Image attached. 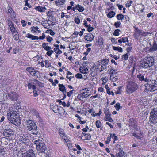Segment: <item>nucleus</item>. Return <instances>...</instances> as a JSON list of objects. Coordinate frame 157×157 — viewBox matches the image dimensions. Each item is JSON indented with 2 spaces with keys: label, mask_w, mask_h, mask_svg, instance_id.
Listing matches in <instances>:
<instances>
[{
  "label": "nucleus",
  "mask_w": 157,
  "mask_h": 157,
  "mask_svg": "<svg viewBox=\"0 0 157 157\" xmlns=\"http://www.w3.org/2000/svg\"><path fill=\"white\" fill-rule=\"evenodd\" d=\"M154 64V59L151 56L145 57L143 61L141 63V67L144 68L152 70L153 66Z\"/></svg>",
  "instance_id": "1"
},
{
  "label": "nucleus",
  "mask_w": 157,
  "mask_h": 157,
  "mask_svg": "<svg viewBox=\"0 0 157 157\" xmlns=\"http://www.w3.org/2000/svg\"><path fill=\"white\" fill-rule=\"evenodd\" d=\"M27 129L30 133L34 135H36L39 132L35 122L32 120H28L25 122Z\"/></svg>",
  "instance_id": "2"
},
{
  "label": "nucleus",
  "mask_w": 157,
  "mask_h": 157,
  "mask_svg": "<svg viewBox=\"0 0 157 157\" xmlns=\"http://www.w3.org/2000/svg\"><path fill=\"white\" fill-rule=\"evenodd\" d=\"M98 62V66H96L95 69L96 70V71L101 72L105 69L106 68V67L109 63V59L106 58Z\"/></svg>",
  "instance_id": "3"
},
{
  "label": "nucleus",
  "mask_w": 157,
  "mask_h": 157,
  "mask_svg": "<svg viewBox=\"0 0 157 157\" xmlns=\"http://www.w3.org/2000/svg\"><path fill=\"white\" fill-rule=\"evenodd\" d=\"M34 144L36 146V149L40 152H44L46 149V147L44 143L42 140L38 139L34 141Z\"/></svg>",
  "instance_id": "4"
},
{
  "label": "nucleus",
  "mask_w": 157,
  "mask_h": 157,
  "mask_svg": "<svg viewBox=\"0 0 157 157\" xmlns=\"http://www.w3.org/2000/svg\"><path fill=\"white\" fill-rule=\"evenodd\" d=\"M144 91H154L157 90V85L152 83L150 80L144 85Z\"/></svg>",
  "instance_id": "5"
},
{
  "label": "nucleus",
  "mask_w": 157,
  "mask_h": 157,
  "mask_svg": "<svg viewBox=\"0 0 157 157\" xmlns=\"http://www.w3.org/2000/svg\"><path fill=\"white\" fill-rule=\"evenodd\" d=\"M137 84L132 82H129L127 86L126 91L127 93L130 94L135 91L137 89Z\"/></svg>",
  "instance_id": "6"
},
{
  "label": "nucleus",
  "mask_w": 157,
  "mask_h": 157,
  "mask_svg": "<svg viewBox=\"0 0 157 157\" xmlns=\"http://www.w3.org/2000/svg\"><path fill=\"white\" fill-rule=\"evenodd\" d=\"M104 113L105 114V116L104 118V120L105 121H108L110 122H113V120L110 117L111 114L108 109L107 107H105L104 109Z\"/></svg>",
  "instance_id": "7"
},
{
  "label": "nucleus",
  "mask_w": 157,
  "mask_h": 157,
  "mask_svg": "<svg viewBox=\"0 0 157 157\" xmlns=\"http://www.w3.org/2000/svg\"><path fill=\"white\" fill-rule=\"evenodd\" d=\"M40 83V82L38 80L34 79L33 81H29L27 86L29 89H31L33 90H35L36 89L35 85L37 84L39 85Z\"/></svg>",
  "instance_id": "8"
},
{
  "label": "nucleus",
  "mask_w": 157,
  "mask_h": 157,
  "mask_svg": "<svg viewBox=\"0 0 157 157\" xmlns=\"http://www.w3.org/2000/svg\"><path fill=\"white\" fill-rule=\"evenodd\" d=\"M26 70L31 75L34 76L38 77L39 72L38 71H35L33 67H27Z\"/></svg>",
  "instance_id": "9"
},
{
  "label": "nucleus",
  "mask_w": 157,
  "mask_h": 157,
  "mask_svg": "<svg viewBox=\"0 0 157 157\" xmlns=\"http://www.w3.org/2000/svg\"><path fill=\"white\" fill-rule=\"evenodd\" d=\"M17 113L15 111H10L7 113V116L9 120H10L12 119L17 116Z\"/></svg>",
  "instance_id": "10"
},
{
  "label": "nucleus",
  "mask_w": 157,
  "mask_h": 157,
  "mask_svg": "<svg viewBox=\"0 0 157 157\" xmlns=\"http://www.w3.org/2000/svg\"><path fill=\"white\" fill-rule=\"evenodd\" d=\"M3 134L4 136L6 137H11L12 136H13L14 134V132L13 129L10 128L5 129L4 130Z\"/></svg>",
  "instance_id": "11"
},
{
  "label": "nucleus",
  "mask_w": 157,
  "mask_h": 157,
  "mask_svg": "<svg viewBox=\"0 0 157 157\" xmlns=\"http://www.w3.org/2000/svg\"><path fill=\"white\" fill-rule=\"evenodd\" d=\"M94 39V36L91 33H87L84 36L85 40L87 41L86 43L91 42Z\"/></svg>",
  "instance_id": "12"
},
{
  "label": "nucleus",
  "mask_w": 157,
  "mask_h": 157,
  "mask_svg": "<svg viewBox=\"0 0 157 157\" xmlns=\"http://www.w3.org/2000/svg\"><path fill=\"white\" fill-rule=\"evenodd\" d=\"M149 121L151 124H155L157 123V115H150Z\"/></svg>",
  "instance_id": "13"
},
{
  "label": "nucleus",
  "mask_w": 157,
  "mask_h": 157,
  "mask_svg": "<svg viewBox=\"0 0 157 157\" xmlns=\"http://www.w3.org/2000/svg\"><path fill=\"white\" fill-rule=\"evenodd\" d=\"M90 95V94L87 95V94H86L85 92H84L78 94L77 98L79 100H82L84 98H86Z\"/></svg>",
  "instance_id": "14"
},
{
  "label": "nucleus",
  "mask_w": 157,
  "mask_h": 157,
  "mask_svg": "<svg viewBox=\"0 0 157 157\" xmlns=\"http://www.w3.org/2000/svg\"><path fill=\"white\" fill-rule=\"evenodd\" d=\"M31 112L32 114L36 117L37 121H41V119L39 115V114L36 110L34 109H33L32 110Z\"/></svg>",
  "instance_id": "15"
},
{
  "label": "nucleus",
  "mask_w": 157,
  "mask_h": 157,
  "mask_svg": "<svg viewBox=\"0 0 157 157\" xmlns=\"http://www.w3.org/2000/svg\"><path fill=\"white\" fill-rule=\"evenodd\" d=\"M19 140L22 143H26L29 141V139L24 134H21L19 137Z\"/></svg>",
  "instance_id": "16"
},
{
  "label": "nucleus",
  "mask_w": 157,
  "mask_h": 157,
  "mask_svg": "<svg viewBox=\"0 0 157 157\" xmlns=\"http://www.w3.org/2000/svg\"><path fill=\"white\" fill-rule=\"evenodd\" d=\"M10 121L11 123L15 125H18L20 121L19 117L17 116L12 119Z\"/></svg>",
  "instance_id": "17"
},
{
  "label": "nucleus",
  "mask_w": 157,
  "mask_h": 157,
  "mask_svg": "<svg viewBox=\"0 0 157 157\" xmlns=\"http://www.w3.org/2000/svg\"><path fill=\"white\" fill-rule=\"evenodd\" d=\"M138 78H139L140 81H144L145 82H149V79L147 78L146 77H144V76L140 74H139L137 76Z\"/></svg>",
  "instance_id": "18"
},
{
  "label": "nucleus",
  "mask_w": 157,
  "mask_h": 157,
  "mask_svg": "<svg viewBox=\"0 0 157 157\" xmlns=\"http://www.w3.org/2000/svg\"><path fill=\"white\" fill-rule=\"evenodd\" d=\"M7 24L8 27L10 29L11 32H14V31L16 30L14 24L11 21L8 20V21Z\"/></svg>",
  "instance_id": "19"
},
{
  "label": "nucleus",
  "mask_w": 157,
  "mask_h": 157,
  "mask_svg": "<svg viewBox=\"0 0 157 157\" xmlns=\"http://www.w3.org/2000/svg\"><path fill=\"white\" fill-rule=\"evenodd\" d=\"M65 3V0H57L55 2V4L57 6L63 7Z\"/></svg>",
  "instance_id": "20"
},
{
  "label": "nucleus",
  "mask_w": 157,
  "mask_h": 157,
  "mask_svg": "<svg viewBox=\"0 0 157 157\" xmlns=\"http://www.w3.org/2000/svg\"><path fill=\"white\" fill-rule=\"evenodd\" d=\"M18 98V96L17 93L14 92L11 93L10 99L12 101H16L17 100Z\"/></svg>",
  "instance_id": "21"
},
{
  "label": "nucleus",
  "mask_w": 157,
  "mask_h": 157,
  "mask_svg": "<svg viewBox=\"0 0 157 157\" xmlns=\"http://www.w3.org/2000/svg\"><path fill=\"white\" fill-rule=\"evenodd\" d=\"M58 86L59 87V90L60 91L62 92L63 94H66L67 92L65 86L62 84H59Z\"/></svg>",
  "instance_id": "22"
},
{
  "label": "nucleus",
  "mask_w": 157,
  "mask_h": 157,
  "mask_svg": "<svg viewBox=\"0 0 157 157\" xmlns=\"http://www.w3.org/2000/svg\"><path fill=\"white\" fill-rule=\"evenodd\" d=\"M35 9L40 12H44L46 8L44 7H42L40 6H37L35 7Z\"/></svg>",
  "instance_id": "23"
},
{
  "label": "nucleus",
  "mask_w": 157,
  "mask_h": 157,
  "mask_svg": "<svg viewBox=\"0 0 157 157\" xmlns=\"http://www.w3.org/2000/svg\"><path fill=\"white\" fill-rule=\"evenodd\" d=\"M25 37L31 39L32 40H37L38 39V37L36 36H33L30 33H28L26 34Z\"/></svg>",
  "instance_id": "24"
},
{
  "label": "nucleus",
  "mask_w": 157,
  "mask_h": 157,
  "mask_svg": "<svg viewBox=\"0 0 157 157\" xmlns=\"http://www.w3.org/2000/svg\"><path fill=\"white\" fill-rule=\"evenodd\" d=\"M13 37L15 40H17L19 39V35L16 30L14 31V32H12Z\"/></svg>",
  "instance_id": "25"
},
{
  "label": "nucleus",
  "mask_w": 157,
  "mask_h": 157,
  "mask_svg": "<svg viewBox=\"0 0 157 157\" xmlns=\"http://www.w3.org/2000/svg\"><path fill=\"white\" fill-rule=\"evenodd\" d=\"M118 42L120 43L121 44L122 42L125 43L128 42V40L127 37H120V39H119L118 40Z\"/></svg>",
  "instance_id": "26"
},
{
  "label": "nucleus",
  "mask_w": 157,
  "mask_h": 157,
  "mask_svg": "<svg viewBox=\"0 0 157 157\" xmlns=\"http://www.w3.org/2000/svg\"><path fill=\"white\" fill-rule=\"evenodd\" d=\"M48 44L47 43H43L42 44V46L46 51L51 50L52 49L51 47L48 46Z\"/></svg>",
  "instance_id": "27"
},
{
  "label": "nucleus",
  "mask_w": 157,
  "mask_h": 157,
  "mask_svg": "<svg viewBox=\"0 0 157 157\" xmlns=\"http://www.w3.org/2000/svg\"><path fill=\"white\" fill-rule=\"evenodd\" d=\"M76 8H77V10L80 12H82L84 10V7L78 4L76 5Z\"/></svg>",
  "instance_id": "28"
},
{
  "label": "nucleus",
  "mask_w": 157,
  "mask_h": 157,
  "mask_svg": "<svg viewBox=\"0 0 157 157\" xmlns=\"http://www.w3.org/2000/svg\"><path fill=\"white\" fill-rule=\"evenodd\" d=\"M117 157H127L126 155H125L123 151L122 150H121V151L119 152L116 154Z\"/></svg>",
  "instance_id": "29"
},
{
  "label": "nucleus",
  "mask_w": 157,
  "mask_h": 157,
  "mask_svg": "<svg viewBox=\"0 0 157 157\" xmlns=\"http://www.w3.org/2000/svg\"><path fill=\"white\" fill-rule=\"evenodd\" d=\"M150 50L151 52H153L154 51L157 50V43H154L153 46L150 48Z\"/></svg>",
  "instance_id": "30"
},
{
  "label": "nucleus",
  "mask_w": 157,
  "mask_h": 157,
  "mask_svg": "<svg viewBox=\"0 0 157 157\" xmlns=\"http://www.w3.org/2000/svg\"><path fill=\"white\" fill-rule=\"evenodd\" d=\"M150 115H157V107L151 109Z\"/></svg>",
  "instance_id": "31"
},
{
  "label": "nucleus",
  "mask_w": 157,
  "mask_h": 157,
  "mask_svg": "<svg viewBox=\"0 0 157 157\" xmlns=\"http://www.w3.org/2000/svg\"><path fill=\"white\" fill-rule=\"evenodd\" d=\"M103 40V39L102 37L100 36L98 37V43L100 45H102L104 43Z\"/></svg>",
  "instance_id": "32"
},
{
  "label": "nucleus",
  "mask_w": 157,
  "mask_h": 157,
  "mask_svg": "<svg viewBox=\"0 0 157 157\" xmlns=\"http://www.w3.org/2000/svg\"><path fill=\"white\" fill-rule=\"evenodd\" d=\"M115 13L113 11H110L107 15V17L109 18H111L114 16Z\"/></svg>",
  "instance_id": "33"
},
{
  "label": "nucleus",
  "mask_w": 157,
  "mask_h": 157,
  "mask_svg": "<svg viewBox=\"0 0 157 157\" xmlns=\"http://www.w3.org/2000/svg\"><path fill=\"white\" fill-rule=\"evenodd\" d=\"M59 133L60 136L62 138L65 136V133H64L63 129H59Z\"/></svg>",
  "instance_id": "34"
},
{
  "label": "nucleus",
  "mask_w": 157,
  "mask_h": 157,
  "mask_svg": "<svg viewBox=\"0 0 157 157\" xmlns=\"http://www.w3.org/2000/svg\"><path fill=\"white\" fill-rule=\"evenodd\" d=\"M113 48L114 50L120 52H122L123 51L122 48L121 47L113 46Z\"/></svg>",
  "instance_id": "35"
},
{
  "label": "nucleus",
  "mask_w": 157,
  "mask_h": 157,
  "mask_svg": "<svg viewBox=\"0 0 157 157\" xmlns=\"http://www.w3.org/2000/svg\"><path fill=\"white\" fill-rule=\"evenodd\" d=\"M95 124L96 127L98 128H101L102 125L101 123L99 120H97L96 121Z\"/></svg>",
  "instance_id": "36"
},
{
  "label": "nucleus",
  "mask_w": 157,
  "mask_h": 157,
  "mask_svg": "<svg viewBox=\"0 0 157 157\" xmlns=\"http://www.w3.org/2000/svg\"><path fill=\"white\" fill-rule=\"evenodd\" d=\"M116 17L118 20H122L124 19V16L121 14H119L117 15Z\"/></svg>",
  "instance_id": "37"
},
{
  "label": "nucleus",
  "mask_w": 157,
  "mask_h": 157,
  "mask_svg": "<svg viewBox=\"0 0 157 157\" xmlns=\"http://www.w3.org/2000/svg\"><path fill=\"white\" fill-rule=\"evenodd\" d=\"M110 136L111 138H113L115 140H117L118 139L117 136H116L114 134H110Z\"/></svg>",
  "instance_id": "38"
},
{
  "label": "nucleus",
  "mask_w": 157,
  "mask_h": 157,
  "mask_svg": "<svg viewBox=\"0 0 157 157\" xmlns=\"http://www.w3.org/2000/svg\"><path fill=\"white\" fill-rule=\"evenodd\" d=\"M120 32V29H117L115 30L113 33V35L114 36H118L119 34V32Z\"/></svg>",
  "instance_id": "39"
},
{
  "label": "nucleus",
  "mask_w": 157,
  "mask_h": 157,
  "mask_svg": "<svg viewBox=\"0 0 157 157\" xmlns=\"http://www.w3.org/2000/svg\"><path fill=\"white\" fill-rule=\"evenodd\" d=\"M79 71L81 73L85 74L87 73L88 71V69L86 68H84V69H80Z\"/></svg>",
  "instance_id": "40"
},
{
  "label": "nucleus",
  "mask_w": 157,
  "mask_h": 157,
  "mask_svg": "<svg viewBox=\"0 0 157 157\" xmlns=\"http://www.w3.org/2000/svg\"><path fill=\"white\" fill-rule=\"evenodd\" d=\"M34 154L32 151L31 152H29L28 153V155L27 157H34Z\"/></svg>",
  "instance_id": "41"
},
{
  "label": "nucleus",
  "mask_w": 157,
  "mask_h": 157,
  "mask_svg": "<svg viewBox=\"0 0 157 157\" xmlns=\"http://www.w3.org/2000/svg\"><path fill=\"white\" fill-rule=\"evenodd\" d=\"M142 31L138 29L137 28L135 29V33L140 36L141 35Z\"/></svg>",
  "instance_id": "42"
},
{
  "label": "nucleus",
  "mask_w": 157,
  "mask_h": 157,
  "mask_svg": "<svg viewBox=\"0 0 157 157\" xmlns=\"http://www.w3.org/2000/svg\"><path fill=\"white\" fill-rule=\"evenodd\" d=\"M85 139L87 140H90L91 139V136L90 134H85Z\"/></svg>",
  "instance_id": "43"
},
{
  "label": "nucleus",
  "mask_w": 157,
  "mask_h": 157,
  "mask_svg": "<svg viewBox=\"0 0 157 157\" xmlns=\"http://www.w3.org/2000/svg\"><path fill=\"white\" fill-rule=\"evenodd\" d=\"M121 24V22L117 21V22H116L114 23V25L115 27H116V28H118L119 27Z\"/></svg>",
  "instance_id": "44"
},
{
  "label": "nucleus",
  "mask_w": 157,
  "mask_h": 157,
  "mask_svg": "<svg viewBox=\"0 0 157 157\" xmlns=\"http://www.w3.org/2000/svg\"><path fill=\"white\" fill-rule=\"evenodd\" d=\"M115 107L117 110H119L120 108V104L119 103H117L115 105Z\"/></svg>",
  "instance_id": "45"
},
{
  "label": "nucleus",
  "mask_w": 157,
  "mask_h": 157,
  "mask_svg": "<svg viewBox=\"0 0 157 157\" xmlns=\"http://www.w3.org/2000/svg\"><path fill=\"white\" fill-rule=\"evenodd\" d=\"M74 91V90H72L70 91L69 92H67V96L68 97H70L71 94H72Z\"/></svg>",
  "instance_id": "46"
},
{
  "label": "nucleus",
  "mask_w": 157,
  "mask_h": 157,
  "mask_svg": "<svg viewBox=\"0 0 157 157\" xmlns=\"http://www.w3.org/2000/svg\"><path fill=\"white\" fill-rule=\"evenodd\" d=\"M91 48H88L87 49L86 51V52H84L83 54L85 56H87L88 55L89 52L91 51Z\"/></svg>",
  "instance_id": "47"
},
{
  "label": "nucleus",
  "mask_w": 157,
  "mask_h": 157,
  "mask_svg": "<svg viewBox=\"0 0 157 157\" xmlns=\"http://www.w3.org/2000/svg\"><path fill=\"white\" fill-rule=\"evenodd\" d=\"M47 51L46 54L49 56H50L54 52V51L52 50H50Z\"/></svg>",
  "instance_id": "48"
},
{
  "label": "nucleus",
  "mask_w": 157,
  "mask_h": 157,
  "mask_svg": "<svg viewBox=\"0 0 157 157\" xmlns=\"http://www.w3.org/2000/svg\"><path fill=\"white\" fill-rule=\"evenodd\" d=\"M11 96V93H8L7 94H4V96L7 99H8L9 98H10Z\"/></svg>",
  "instance_id": "49"
},
{
  "label": "nucleus",
  "mask_w": 157,
  "mask_h": 157,
  "mask_svg": "<svg viewBox=\"0 0 157 157\" xmlns=\"http://www.w3.org/2000/svg\"><path fill=\"white\" fill-rule=\"evenodd\" d=\"M75 21L76 23L78 24L80 22V20L77 17H75Z\"/></svg>",
  "instance_id": "50"
},
{
  "label": "nucleus",
  "mask_w": 157,
  "mask_h": 157,
  "mask_svg": "<svg viewBox=\"0 0 157 157\" xmlns=\"http://www.w3.org/2000/svg\"><path fill=\"white\" fill-rule=\"evenodd\" d=\"M86 28H87V31L89 32H91L94 29V28L90 26H88Z\"/></svg>",
  "instance_id": "51"
},
{
  "label": "nucleus",
  "mask_w": 157,
  "mask_h": 157,
  "mask_svg": "<svg viewBox=\"0 0 157 157\" xmlns=\"http://www.w3.org/2000/svg\"><path fill=\"white\" fill-rule=\"evenodd\" d=\"M75 77L77 78H83L82 75V74L80 73L77 74L75 76Z\"/></svg>",
  "instance_id": "52"
},
{
  "label": "nucleus",
  "mask_w": 157,
  "mask_h": 157,
  "mask_svg": "<svg viewBox=\"0 0 157 157\" xmlns=\"http://www.w3.org/2000/svg\"><path fill=\"white\" fill-rule=\"evenodd\" d=\"M128 53H127L126 54L123 55L122 57L124 58V60H127L128 59Z\"/></svg>",
  "instance_id": "53"
},
{
  "label": "nucleus",
  "mask_w": 157,
  "mask_h": 157,
  "mask_svg": "<svg viewBox=\"0 0 157 157\" xmlns=\"http://www.w3.org/2000/svg\"><path fill=\"white\" fill-rule=\"evenodd\" d=\"M28 0H25L24 2H25V6L30 8L31 7V5L28 2Z\"/></svg>",
  "instance_id": "54"
},
{
  "label": "nucleus",
  "mask_w": 157,
  "mask_h": 157,
  "mask_svg": "<svg viewBox=\"0 0 157 157\" xmlns=\"http://www.w3.org/2000/svg\"><path fill=\"white\" fill-rule=\"evenodd\" d=\"M45 66L46 68H48L51 66L50 63L48 64V61L47 60H45Z\"/></svg>",
  "instance_id": "55"
},
{
  "label": "nucleus",
  "mask_w": 157,
  "mask_h": 157,
  "mask_svg": "<svg viewBox=\"0 0 157 157\" xmlns=\"http://www.w3.org/2000/svg\"><path fill=\"white\" fill-rule=\"evenodd\" d=\"M111 40L113 43H114L115 44H117V39H115L114 38H112L111 39Z\"/></svg>",
  "instance_id": "56"
},
{
  "label": "nucleus",
  "mask_w": 157,
  "mask_h": 157,
  "mask_svg": "<svg viewBox=\"0 0 157 157\" xmlns=\"http://www.w3.org/2000/svg\"><path fill=\"white\" fill-rule=\"evenodd\" d=\"M133 136L134 137H136L137 139H140V136L139 135L135 133H133Z\"/></svg>",
  "instance_id": "57"
},
{
  "label": "nucleus",
  "mask_w": 157,
  "mask_h": 157,
  "mask_svg": "<svg viewBox=\"0 0 157 157\" xmlns=\"http://www.w3.org/2000/svg\"><path fill=\"white\" fill-rule=\"evenodd\" d=\"M48 42H50L51 41L53 40V39L50 36H49L48 37H47L46 38Z\"/></svg>",
  "instance_id": "58"
},
{
  "label": "nucleus",
  "mask_w": 157,
  "mask_h": 157,
  "mask_svg": "<svg viewBox=\"0 0 157 157\" xmlns=\"http://www.w3.org/2000/svg\"><path fill=\"white\" fill-rule=\"evenodd\" d=\"M8 12L10 14L13 13V9L9 7L8 9Z\"/></svg>",
  "instance_id": "59"
},
{
  "label": "nucleus",
  "mask_w": 157,
  "mask_h": 157,
  "mask_svg": "<svg viewBox=\"0 0 157 157\" xmlns=\"http://www.w3.org/2000/svg\"><path fill=\"white\" fill-rule=\"evenodd\" d=\"M45 38V35L44 33H43L42 34V36L38 37V39H40V40H43Z\"/></svg>",
  "instance_id": "60"
},
{
  "label": "nucleus",
  "mask_w": 157,
  "mask_h": 157,
  "mask_svg": "<svg viewBox=\"0 0 157 157\" xmlns=\"http://www.w3.org/2000/svg\"><path fill=\"white\" fill-rule=\"evenodd\" d=\"M21 23L22 24L23 27H25L26 25V23H25V21L24 20H22L21 21Z\"/></svg>",
  "instance_id": "61"
},
{
  "label": "nucleus",
  "mask_w": 157,
  "mask_h": 157,
  "mask_svg": "<svg viewBox=\"0 0 157 157\" xmlns=\"http://www.w3.org/2000/svg\"><path fill=\"white\" fill-rule=\"evenodd\" d=\"M33 92L34 93L33 95L34 97H36L38 95V94L36 90H33Z\"/></svg>",
  "instance_id": "62"
},
{
  "label": "nucleus",
  "mask_w": 157,
  "mask_h": 157,
  "mask_svg": "<svg viewBox=\"0 0 157 157\" xmlns=\"http://www.w3.org/2000/svg\"><path fill=\"white\" fill-rule=\"evenodd\" d=\"M57 106H55L53 107V108L52 110L53 112H54L55 113H57Z\"/></svg>",
  "instance_id": "63"
},
{
  "label": "nucleus",
  "mask_w": 157,
  "mask_h": 157,
  "mask_svg": "<svg viewBox=\"0 0 157 157\" xmlns=\"http://www.w3.org/2000/svg\"><path fill=\"white\" fill-rule=\"evenodd\" d=\"M32 29L31 30V31H32L33 30L35 31V30H38L39 28L37 26L36 27H34L33 26L31 27Z\"/></svg>",
  "instance_id": "64"
}]
</instances>
